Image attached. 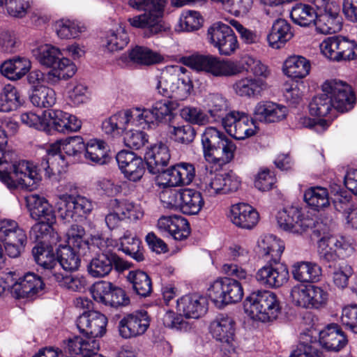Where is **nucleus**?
I'll list each match as a JSON object with an SVG mask.
<instances>
[{
	"label": "nucleus",
	"instance_id": "72a5a7b5",
	"mask_svg": "<svg viewBox=\"0 0 357 357\" xmlns=\"http://www.w3.org/2000/svg\"><path fill=\"white\" fill-rule=\"evenodd\" d=\"M317 32L323 34H331L339 31L342 29V17L340 15V7L333 6L332 9L318 13L314 22Z\"/></svg>",
	"mask_w": 357,
	"mask_h": 357
},
{
	"label": "nucleus",
	"instance_id": "79ce46f5",
	"mask_svg": "<svg viewBox=\"0 0 357 357\" xmlns=\"http://www.w3.org/2000/svg\"><path fill=\"white\" fill-rule=\"evenodd\" d=\"M127 280L132 284L135 293L141 297H148L153 291L152 281L150 276L142 270L129 271Z\"/></svg>",
	"mask_w": 357,
	"mask_h": 357
},
{
	"label": "nucleus",
	"instance_id": "a18cd8bd",
	"mask_svg": "<svg viewBox=\"0 0 357 357\" xmlns=\"http://www.w3.org/2000/svg\"><path fill=\"white\" fill-rule=\"evenodd\" d=\"M310 63L301 56H289L284 63L283 71L288 77L294 79L305 77L310 73Z\"/></svg>",
	"mask_w": 357,
	"mask_h": 357
},
{
	"label": "nucleus",
	"instance_id": "1a4fd4ad",
	"mask_svg": "<svg viewBox=\"0 0 357 357\" xmlns=\"http://www.w3.org/2000/svg\"><path fill=\"white\" fill-rule=\"evenodd\" d=\"M41 162L33 166L26 160L13 161L11 156L8 160L6 172L0 174V181L10 189H16L18 187L31 188L37 181L40 180V175L45 174L44 170H40Z\"/></svg>",
	"mask_w": 357,
	"mask_h": 357
},
{
	"label": "nucleus",
	"instance_id": "3c124183",
	"mask_svg": "<svg viewBox=\"0 0 357 357\" xmlns=\"http://www.w3.org/2000/svg\"><path fill=\"white\" fill-rule=\"evenodd\" d=\"M208 112L211 121L215 122L221 121L224 125L225 117L228 112V102L227 99L222 95L213 93L210 95L207 102Z\"/></svg>",
	"mask_w": 357,
	"mask_h": 357
},
{
	"label": "nucleus",
	"instance_id": "5fc2aeb1",
	"mask_svg": "<svg viewBox=\"0 0 357 357\" xmlns=\"http://www.w3.org/2000/svg\"><path fill=\"white\" fill-rule=\"evenodd\" d=\"M290 17L293 22L301 26L314 24L317 13L314 8L307 4L297 3L291 8Z\"/></svg>",
	"mask_w": 357,
	"mask_h": 357
},
{
	"label": "nucleus",
	"instance_id": "a19ab883",
	"mask_svg": "<svg viewBox=\"0 0 357 357\" xmlns=\"http://www.w3.org/2000/svg\"><path fill=\"white\" fill-rule=\"evenodd\" d=\"M68 245L76 248L83 257H88L89 254L96 249L95 245L89 244L84 238L85 230L82 226L72 225L67 232Z\"/></svg>",
	"mask_w": 357,
	"mask_h": 357
},
{
	"label": "nucleus",
	"instance_id": "2eb2a0df",
	"mask_svg": "<svg viewBox=\"0 0 357 357\" xmlns=\"http://www.w3.org/2000/svg\"><path fill=\"white\" fill-rule=\"evenodd\" d=\"M292 303L303 308L319 309L327 304L328 293L326 287L316 285H296L291 290Z\"/></svg>",
	"mask_w": 357,
	"mask_h": 357
},
{
	"label": "nucleus",
	"instance_id": "c03bdc74",
	"mask_svg": "<svg viewBox=\"0 0 357 357\" xmlns=\"http://www.w3.org/2000/svg\"><path fill=\"white\" fill-rule=\"evenodd\" d=\"M108 146L102 140L91 139L85 144L83 156L88 162L103 165L107 162Z\"/></svg>",
	"mask_w": 357,
	"mask_h": 357
},
{
	"label": "nucleus",
	"instance_id": "f8f14e48",
	"mask_svg": "<svg viewBox=\"0 0 357 357\" xmlns=\"http://www.w3.org/2000/svg\"><path fill=\"white\" fill-rule=\"evenodd\" d=\"M322 54L334 62L357 59V42L341 35L325 38L320 44Z\"/></svg>",
	"mask_w": 357,
	"mask_h": 357
},
{
	"label": "nucleus",
	"instance_id": "338daca9",
	"mask_svg": "<svg viewBox=\"0 0 357 357\" xmlns=\"http://www.w3.org/2000/svg\"><path fill=\"white\" fill-rule=\"evenodd\" d=\"M202 22L203 18L199 13L194 10L183 13L180 20L181 28L186 31L199 29Z\"/></svg>",
	"mask_w": 357,
	"mask_h": 357
},
{
	"label": "nucleus",
	"instance_id": "4be33fe9",
	"mask_svg": "<svg viewBox=\"0 0 357 357\" xmlns=\"http://www.w3.org/2000/svg\"><path fill=\"white\" fill-rule=\"evenodd\" d=\"M32 255L38 266V272L43 275L47 284L52 285V279L59 273L56 270L58 266L56 255L52 247L50 244H36L32 248Z\"/></svg>",
	"mask_w": 357,
	"mask_h": 357
},
{
	"label": "nucleus",
	"instance_id": "f704fd0d",
	"mask_svg": "<svg viewBox=\"0 0 357 357\" xmlns=\"http://www.w3.org/2000/svg\"><path fill=\"white\" fill-rule=\"evenodd\" d=\"M158 227L168 231L177 241L186 239L190 234L189 222L185 218L178 215L160 218Z\"/></svg>",
	"mask_w": 357,
	"mask_h": 357
},
{
	"label": "nucleus",
	"instance_id": "dca6fc26",
	"mask_svg": "<svg viewBox=\"0 0 357 357\" xmlns=\"http://www.w3.org/2000/svg\"><path fill=\"white\" fill-rule=\"evenodd\" d=\"M91 293L97 302L116 308L127 306L130 303L124 289L107 281L95 283L91 289Z\"/></svg>",
	"mask_w": 357,
	"mask_h": 357
},
{
	"label": "nucleus",
	"instance_id": "8fccbe9b",
	"mask_svg": "<svg viewBox=\"0 0 357 357\" xmlns=\"http://www.w3.org/2000/svg\"><path fill=\"white\" fill-rule=\"evenodd\" d=\"M34 55L42 65L47 67L59 66L63 59H68L59 48L48 44L39 47L34 51Z\"/></svg>",
	"mask_w": 357,
	"mask_h": 357
},
{
	"label": "nucleus",
	"instance_id": "6ab92c4d",
	"mask_svg": "<svg viewBox=\"0 0 357 357\" xmlns=\"http://www.w3.org/2000/svg\"><path fill=\"white\" fill-rule=\"evenodd\" d=\"M210 332L217 341L222 343L225 354L235 352V321L225 314H219L210 324Z\"/></svg>",
	"mask_w": 357,
	"mask_h": 357
},
{
	"label": "nucleus",
	"instance_id": "bf43d9fd",
	"mask_svg": "<svg viewBox=\"0 0 357 357\" xmlns=\"http://www.w3.org/2000/svg\"><path fill=\"white\" fill-rule=\"evenodd\" d=\"M312 343V337L308 333L301 334L300 343L289 357H324L323 353Z\"/></svg>",
	"mask_w": 357,
	"mask_h": 357
},
{
	"label": "nucleus",
	"instance_id": "e433bc0d",
	"mask_svg": "<svg viewBox=\"0 0 357 357\" xmlns=\"http://www.w3.org/2000/svg\"><path fill=\"white\" fill-rule=\"evenodd\" d=\"M294 36L291 24L284 19H277L273 23L270 33L267 36L269 45L274 49H280Z\"/></svg>",
	"mask_w": 357,
	"mask_h": 357
},
{
	"label": "nucleus",
	"instance_id": "423d86ee",
	"mask_svg": "<svg viewBox=\"0 0 357 357\" xmlns=\"http://www.w3.org/2000/svg\"><path fill=\"white\" fill-rule=\"evenodd\" d=\"M202 144L206 160L222 165L234 155L236 145L226 135L213 127L206 128L202 135Z\"/></svg>",
	"mask_w": 357,
	"mask_h": 357
},
{
	"label": "nucleus",
	"instance_id": "680f3d73",
	"mask_svg": "<svg viewBox=\"0 0 357 357\" xmlns=\"http://www.w3.org/2000/svg\"><path fill=\"white\" fill-rule=\"evenodd\" d=\"M58 36L62 39L75 38L81 33V28L75 22L61 19L54 25Z\"/></svg>",
	"mask_w": 357,
	"mask_h": 357
},
{
	"label": "nucleus",
	"instance_id": "de8ad7c7",
	"mask_svg": "<svg viewBox=\"0 0 357 357\" xmlns=\"http://www.w3.org/2000/svg\"><path fill=\"white\" fill-rule=\"evenodd\" d=\"M234 88L240 96L255 98L266 88V83L259 78L245 77L237 81Z\"/></svg>",
	"mask_w": 357,
	"mask_h": 357
},
{
	"label": "nucleus",
	"instance_id": "c9c22d12",
	"mask_svg": "<svg viewBox=\"0 0 357 357\" xmlns=\"http://www.w3.org/2000/svg\"><path fill=\"white\" fill-rule=\"evenodd\" d=\"M50 124L55 130L62 133L78 131L82 126L81 121L75 116L61 110L49 112Z\"/></svg>",
	"mask_w": 357,
	"mask_h": 357
},
{
	"label": "nucleus",
	"instance_id": "ea45409f",
	"mask_svg": "<svg viewBox=\"0 0 357 357\" xmlns=\"http://www.w3.org/2000/svg\"><path fill=\"white\" fill-rule=\"evenodd\" d=\"M293 278L301 282H315L321 275V267L312 262L299 261L292 266Z\"/></svg>",
	"mask_w": 357,
	"mask_h": 357
},
{
	"label": "nucleus",
	"instance_id": "a878e982",
	"mask_svg": "<svg viewBox=\"0 0 357 357\" xmlns=\"http://www.w3.org/2000/svg\"><path fill=\"white\" fill-rule=\"evenodd\" d=\"M230 219L237 227L250 230L258 223L259 215L252 206L245 203H238L231 206Z\"/></svg>",
	"mask_w": 357,
	"mask_h": 357
},
{
	"label": "nucleus",
	"instance_id": "473e14b6",
	"mask_svg": "<svg viewBox=\"0 0 357 357\" xmlns=\"http://www.w3.org/2000/svg\"><path fill=\"white\" fill-rule=\"evenodd\" d=\"M31 68V63L28 58L15 56L1 63L0 72L2 75L8 79L16 81L26 75Z\"/></svg>",
	"mask_w": 357,
	"mask_h": 357
},
{
	"label": "nucleus",
	"instance_id": "393cba45",
	"mask_svg": "<svg viewBox=\"0 0 357 357\" xmlns=\"http://www.w3.org/2000/svg\"><path fill=\"white\" fill-rule=\"evenodd\" d=\"M319 344L329 351H340L346 347L348 339L340 326L331 324L319 332Z\"/></svg>",
	"mask_w": 357,
	"mask_h": 357
},
{
	"label": "nucleus",
	"instance_id": "bb28decb",
	"mask_svg": "<svg viewBox=\"0 0 357 357\" xmlns=\"http://www.w3.org/2000/svg\"><path fill=\"white\" fill-rule=\"evenodd\" d=\"M170 158L169 149L166 144L159 142L151 146L144 155L148 171L152 174H160L167 166Z\"/></svg>",
	"mask_w": 357,
	"mask_h": 357
},
{
	"label": "nucleus",
	"instance_id": "37998d69",
	"mask_svg": "<svg viewBox=\"0 0 357 357\" xmlns=\"http://www.w3.org/2000/svg\"><path fill=\"white\" fill-rule=\"evenodd\" d=\"M24 102V99L15 86L9 84L3 87L0 93V112L15 111Z\"/></svg>",
	"mask_w": 357,
	"mask_h": 357
},
{
	"label": "nucleus",
	"instance_id": "c85d7f7f",
	"mask_svg": "<svg viewBox=\"0 0 357 357\" xmlns=\"http://www.w3.org/2000/svg\"><path fill=\"white\" fill-rule=\"evenodd\" d=\"M287 114L285 106L272 101H260L254 109L255 119L264 123L279 122L285 119Z\"/></svg>",
	"mask_w": 357,
	"mask_h": 357
},
{
	"label": "nucleus",
	"instance_id": "0e129e2a",
	"mask_svg": "<svg viewBox=\"0 0 357 357\" xmlns=\"http://www.w3.org/2000/svg\"><path fill=\"white\" fill-rule=\"evenodd\" d=\"M114 202L118 204V211L121 212L126 222H128V220L135 221L143 217V212L133 203L116 199H114Z\"/></svg>",
	"mask_w": 357,
	"mask_h": 357
},
{
	"label": "nucleus",
	"instance_id": "6e6d98bb",
	"mask_svg": "<svg viewBox=\"0 0 357 357\" xmlns=\"http://www.w3.org/2000/svg\"><path fill=\"white\" fill-rule=\"evenodd\" d=\"M30 100L36 107L49 108L56 102V93L52 88L40 85L33 89Z\"/></svg>",
	"mask_w": 357,
	"mask_h": 357
},
{
	"label": "nucleus",
	"instance_id": "864d4df0",
	"mask_svg": "<svg viewBox=\"0 0 357 357\" xmlns=\"http://www.w3.org/2000/svg\"><path fill=\"white\" fill-rule=\"evenodd\" d=\"M54 223L48 221H38L32 226L29 231L30 238L38 242L37 244L49 245L53 243L57 236L52 227Z\"/></svg>",
	"mask_w": 357,
	"mask_h": 357
},
{
	"label": "nucleus",
	"instance_id": "5701e85b",
	"mask_svg": "<svg viewBox=\"0 0 357 357\" xmlns=\"http://www.w3.org/2000/svg\"><path fill=\"white\" fill-rule=\"evenodd\" d=\"M77 327L83 336L101 337L106 333L107 318L96 310H86L76 321Z\"/></svg>",
	"mask_w": 357,
	"mask_h": 357
},
{
	"label": "nucleus",
	"instance_id": "aec40b11",
	"mask_svg": "<svg viewBox=\"0 0 357 357\" xmlns=\"http://www.w3.org/2000/svg\"><path fill=\"white\" fill-rule=\"evenodd\" d=\"M8 275L13 278L15 273L9 272ZM12 280L14 282L10 286L11 293L18 299L33 297L47 284L41 274L39 275L32 272H28L18 279L12 278Z\"/></svg>",
	"mask_w": 357,
	"mask_h": 357
},
{
	"label": "nucleus",
	"instance_id": "9d476101",
	"mask_svg": "<svg viewBox=\"0 0 357 357\" xmlns=\"http://www.w3.org/2000/svg\"><path fill=\"white\" fill-rule=\"evenodd\" d=\"M84 260L88 261L86 270L89 275L94 278H105L114 270L121 273L130 268L131 264L120 257L116 252L105 250L93 255L89 254Z\"/></svg>",
	"mask_w": 357,
	"mask_h": 357
},
{
	"label": "nucleus",
	"instance_id": "052dcab7",
	"mask_svg": "<svg viewBox=\"0 0 357 357\" xmlns=\"http://www.w3.org/2000/svg\"><path fill=\"white\" fill-rule=\"evenodd\" d=\"M59 283L61 287L73 291H81L86 285V280L83 277L58 273L52 279V284Z\"/></svg>",
	"mask_w": 357,
	"mask_h": 357
},
{
	"label": "nucleus",
	"instance_id": "09e8293b",
	"mask_svg": "<svg viewBox=\"0 0 357 357\" xmlns=\"http://www.w3.org/2000/svg\"><path fill=\"white\" fill-rule=\"evenodd\" d=\"M119 250L137 262L144 260V249L141 241L136 236H132L128 231H126L120 238Z\"/></svg>",
	"mask_w": 357,
	"mask_h": 357
},
{
	"label": "nucleus",
	"instance_id": "2f4dec72",
	"mask_svg": "<svg viewBox=\"0 0 357 357\" xmlns=\"http://www.w3.org/2000/svg\"><path fill=\"white\" fill-rule=\"evenodd\" d=\"M137 109L120 111L105 119L102 123V129L105 133L113 136L120 135L126 129V126L132 120H136Z\"/></svg>",
	"mask_w": 357,
	"mask_h": 357
},
{
	"label": "nucleus",
	"instance_id": "7c9ffc66",
	"mask_svg": "<svg viewBox=\"0 0 357 357\" xmlns=\"http://www.w3.org/2000/svg\"><path fill=\"white\" fill-rule=\"evenodd\" d=\"M26 203L31 217L38 221L56 222V215L52 206L43 197L31 195L26 197Z\"/></svg>",
	"mask_w": 357,
	"mask_h": 357
},
{
	"label": "nucleus",
	"instance_id": "c756f323",
	"mask_svg": "<svg viewBox=\"0 0 357 357\" xmlns=\"http://www.w3.org/2000/svg\"><path fill=\"white\" fill-rule=\"evenodd\" d=\"M174 103L167 100H159L155 102L151 109H144L141 111L139 108H134L137 110L135 119L140 123L144 122L147 124L162 121V119L171 114L174 109Z\"/></svg>",
	"mask_w": 357,
	"mask_h": 357
},
{
	"label": "nucleus",
	"instance_id": "13d9d810",
	"mask_svg": "<svg viewBox=\"0 0 357 357\" xmlns=\"http://www.w3.org/2000/svg\"><path fill=\"white\" fill-rule=\"evenodd\" d=\"M333 109H334V106L326 92L314 96L309 104V110L312 116L324 117Z\"/></svg>",
	"mask_w": 357,
	"mask_h": 357
},
{
	"label": "nucleus",
	"instance_id": "412c9836",
	"mask_svg": "<svg viewBox=\"0 0 357 357\" xmlns=\"http://www.w3.org/2000/svg\"><path fill=\"white\" fill-rule=\"evenodd\" d=\"M223 127L229 135L239 140L255 135L257 129L252 119L243 112L235 111L226 115Z\"/></svg>",
	"mask_w": 357,
	"mask_h": 357
},
{
	"label": "nucleus",
	"instance_id": "20e7f679",
	"mask_svg": "<svg viewBox=\"0 0 357 357\" xmlns=\"http://www.w3.org/2000/svg\"><path fill=\"white\" fill-rule=\"evenodd\" d=\"M181 62L197 72L214 77H229L242 72L243 67L238 62L224 60L212 54H193L182 56Z\"/></svg>",
	"mask_w": 357,
	"mask_h": 357
},
{
	"label": "nucleus",
	"instance_id": "4468645a",
	"mask_svg": "<svg viewBox=\"0 0 357 357\" xmlns=\"http://www.w3.org/2000/svg\"><path fill=\"white\" fill-rule=\"evenodd\" d=\"M166 197L169 206L179 208L183 214L188 215H197L204 206L202 194L195 189L172 190L163 193V197Z\"/></svg>",
	"mask_w": 357,
	"mask_h": 357
},
{
	"label": "nucleus",
	"instance_id": "a211bd4d",
	"mask_svg": "<svg viewBox=\"0 0 357 357\" xmlns=\"http://www.w3.org/2000/svg\"><path fill=\"white\" fill-rule=\"evenodd\" d=\"M323 92L329 95L334 109L340 112L351 109L356 102V97L350 85L340 80L326 81L322 85Z\"/></svg>",
	"mask_w": 357,
	"mask_h": 357
},
{
	"label": "nucleus",
	"instance_id": "e2e57ef3",
	"mask_svg": "<svg viewBox=\"0 0 357 357\" xmlns=\"http://www.w3.org/2000/svg\"><path fill=\"white\" fill-rule=\"evenodd\" d=\"M171 138L176 142L188 144L191 143L196 135L195 129L189 124L172 126L169 130Z\"/></svg>",
	"mask_w": 357,
	"mask_h": 357
},
{
	"label": "nucleus",
	"instance_id": "69168bd1",
	"mask_svg": "<svg viewBox=\"0 0 357 357\" xmlns=\"http://www.w3.org/2000/svg\"><path fill=\"white\" fill-rule=\"evenodd\" d=\"M180 115L192 124L204 125L211 121L210 117L197 107H185L181 110Z\"/></svg>",
	"mask_w": 357,
	"mask_h": 357
},
{
	"label": "nucleus",
	"instance_id": "4d7b16f0",
	"mask_svg": "<svg viewBox=\"0 0 357 357\" xmlns=\"http://www.w3.org/2000/svg\"><path fill=\"white\" fill-rule=\"evenodd\" d=\"M331 244L336 247L340 246V242L333 238H328L327 241L321 239L319 243V256L321 262L326 267L332 269L335 267L338 256L335 250L330 246Z\"/></svg>",
	"mask_w": 357,
	"mask_h": 357
},
{
	"label": "nucleus",
	"instance_id": "ddd939ff",
	"mask_svg": "<svg viewBox=\"0 0 357 357\" xmlns=\"http://www.w3.org/2000/svg\"><path fill=\"white\" fill-rule=\"evenodd\" d=\"M92 208L91 202L81 195H63L57 203L59 217L64 223L82 221Z\"/></svg>",
	"mask_w": 357,
	"mask_h": 357
},
{
	"label": "nucleus",
	"instance_id": "58836bf2",
	"mask_svg": "<svg viewBox=\"0 0 357 357\" xmlns=\"http://www.w3.org/2000/svg\"><path fill=\"white\" fill-rule=\"evenodd\" d=\"M57 264L66 271H77L80 266V256H82L72 245H59L56 252Z\"/></svg>",
	"mask_w": 357,
	"mask_h": 357
},
{
	"label": "nucleus",
	"instance_id": "774afa93",
	"mask_svg": "<svg viewBox=\"0 0 357 357\" xmlns=\"http://www.w3.org/2000/svg\"><path fill=\"white\" fill-rule=\"evenodd\" d=\"M341 323L347 329L357 334V305H349L343 307Z\"/></svg>",
	"mask_w": 357,
	"mask_h": 357
},
{
	"label": "nucleus",
	"instance_id": "cd10ccee",
	"mask_svg": "<svg viewBox=\"0 0 357 357\" xmlns=\"http://www.w3.org/2000/svg\"><path fill=\"white\" fill-rule=\"evenodd\" d=\"M177 309L187 318L198 319L208 310L207 300L198 294L185 295L177 301Z\"/></svg>",
	"mask_w": 357,
	"mask_h": 357
},
{
	"label": "nucleus",
	"instance_id": "0eeeda50",
	"mask_svg": "<svg viewBox=\"0 0 357 357\" xmlns=\"http://www.w3.org/2000/svg\"><path fill=\"white\" fill-rule=\"evenodd\" d=\"M243 308L252 319L262 322L275 319L281 312L280 300L275 293L270 291L251 293L245 299Z\"/></svg>",
	"mask_w": 357,
	"mask_h": 357
},
{
	"label": "nucleus",
	"instance_id": "f257e3e1",
	"mask_svg": "<svg viewBox=\"0 0 357 357\" xmlns=\"http://www.w3.org/2000/svg\"><path fill=\"white\" fill-rule=\"evenodd\" d=\"M258 249L261 256L270 259L267 264L257 271V280L268 288L276 289L282 287L289 278L287 265L279 263L284 250L283 241L275 236H266L258 241Z\"/></svg>",
	"mask_w": 357,
	"mask_h": 357
},
{
	"label": "nucleus",
	"instance_id": "9b49d317",
	"mask_svg": "<svg viewBox=\"0 0 357 357\" xmlns=\"http://www.w3.org/2000/svg\"><path fill=\"white\" fill-rule=\"evenodd\" d=\"M208 296L215 306L222 307L241 301L243 289L238 280L224 277L217 279L210 285Z\"/></svg>",
	"mask_w": 357,
	"mask_h": 357
},
{
	"label": "nucleus",
	"instance_id": "4c0bfd02",
	"mask_svg": "<svg viewBox=\"0 0 357 357\" xmlns=\"http://www.w3.org/2000/svg\"><path fill=\"white\" fill-rule=\"evenodd\" d=\"M304 201L312 210L326 211L331 207L328 191L320 186L307 188L303 195Z\"/></svg>",
	"mask_w": 357,
	"mask_h": 357
},
{
	"label": "nucleus",
	"instance_id": "49530a36",
	"mask_svg": "<svg viewBox=\"0 0 357 357\" xmlns=\"http://www.w3.org/2000/svg\"><path fill=\"white\" fill-rule=\"evenodd\" d=\"M128 57L133 63L147 66L160 63L164 59L159 53L143 46L132 48L129 52Z\"/></svg>",
	"mask_w": 357,
	"mask_h": 357
},
{
	"label": "nucleus",
	"instance_id": "f03ea898",
	"mask_svg": "<svg viewBox=\"0 0 357 357\" xmlns=\"http://www.w3.org/2000/svg\"><path fill=\"white\" fill-rule=\"evenodd\" d=\"M84 149L85 144L79 136L57 141L50 146L45 155L43 156L40 170H44L45 176L50 178L59 174L61 171L59 167L65 165V156L63 153L74 158L75 161H79Z\"/></svg>",
	"mask_w": 357,
	"mask_h": 357
},
{
	"label": "nucleus",
	"instance_id": "f3484780",
	"mask_svg": "<svg viewBox=\"0 0 357 357\" xmlns=\"http://www.w3.org/2000/svg\"><path fill=\"white\" fill-rule=\"evenodd\" d=\"M207 35L210 43L218 50L221 55L229 56L238 47L234 31L222 22L213 24L208 28Z\"/></svg>",
	"mask_w": 357,
	"mask_h": 357
},
{
	"label": "nucleus",
	"instance_id": "6e6552de",
	"mask_svg": "<svg viewBox=\"0 0 357 357\" xmlns=\"http://www.w3.org/2000/svg\"><path fill=\"white\" fill-rule=\"evenodd\" d=\"M172 72L167 70L162 73L157 89L163 96L176 100L186 99L193 88L192 82L185 75L186 68L182 66H172Z\"/></svg>",
	"mask_w": 357,
	"mask_h": 357
},
{
	"label": "nucleus",
	"instance_id": "39448f33",
	"mask_svg": "<svg viewBox=\"0 0 357 357\" xmlns=\"http://www.w3.org/2000/svg\"><path fill=\"white\" fill-rule=\"evenodd\" d=\"M277 222L280 229L284 231L294 234H301L309 229L319 227L320 224L324 225L321 229L325 233L327 229L333 224V213H327L326 216L321 215L319 220L317 222L308 215H303L301 208L296 206H288L278 211Z\"/></svg>",
	"mask_w": 357,
	"mask_h": 357
},
{
	"label": "nucleus",
	"instance_id": "603ef678",
	"mask_svg": "<svg viewBox=\"0 0 357 357\" xmlns=\"http://www.w3.org/2000/svg\"><path fill=\"white\" fill-rule=\"evenodd\" d=\"M50 68L52 70L45 74L44 82L51 84H54L61 79H68L76 72V66L70 59H63L59 66Z\"/></svg>",
	"mask_w": 357,
	"mask_h": 357
},
{
	"label": "nucleus",
	"instance_id": "b1692460",
	"mask_svg": "<svg viewBox=\"0 0 357 357\" xmlns=\"http://www.w3.org/2000/svg\"><path fill=\"white\" fill-rule=\"evenodd\" d=\"M150 325V318L145 310L126 314L119 322V335L125 339L144 334Z\"/></svg>",
	"mask_w": 357,
	"mask_h": 357
},
{
	"label": "nucleus",
	"instance_id": "7ed1b4c3",
	"mask_svg": "<svg viewBox=\"0 0 357 357\" xmlns=\"http://www.w3.org/2000/svg\"><path fill=\"white\" fill-rule=\"evenodd\" d=\"M167 0H128V5L144 13L128 19L129 24L136 29H147L148 36L166 31L163 21Z\"/></svg>",
	"mask_w": 357,
	"mask_h": 357
}]
</instances>
